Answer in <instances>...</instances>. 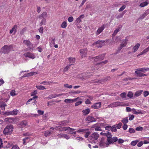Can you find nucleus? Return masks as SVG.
I'll return each instance as SVG.
<instances>
[{"label": "nucleus", "mask_w": 149, "mask_h": 149, "mask_svg": "<svg viewBox=\"0 0 149 149\" xmlns=\"http://www.w3.org/2000/svg\"><path fill=\"white\" fill-rule=\"evenodd\" d=\"M61 135V137L67 139H68L70 138V136L67 134H63Z\"/></svg>", "instance_id": "obj_39"}, {"label": "nucleus", "mask_w": 149, "mask_h": 149, "mask_svg": "<svg viewBox=\"0 0 149 149\" xmlns=\"http://www.w3.org/2000/svg\"><path fill=\"white\" fill-rule=\"evenodd\" d=\"M5 114L7 116L12 115V111H6L5 113Z\"/></svg>", "instance_id": "obj_54"}, {"label": "nucleus", "mask_w": 149, "mask_h": 149, "mask_svg": "<svg viewBox=\"0 0 149 149\" xmlns=\"http://www.w3.org/2000/svg\"><path fill=\"white\" fill-rule=\"evenodd\" d=\"M119 31V28L117 29H116V30H115L114 31L113 34L112 35V37H113V36H115L116 35V34L118 33V32Z\"/></svg>", "instance_id": "obj_46"}, {"label": "nucleus", "mask_w": 149, "mask_h": 149, "mask_svg": "<svg viewBox=\"0 0 149 149\" xmlns=\"http://www.w3.org/2000/svg\"><path fill=\"white\" fill-rule=\"evenodd\" d=\"M117 141L118 143L119 144L123 143L124 142V141L121 139H118Z\"/></svg>", "instance_id": "obj_58"}, {"label": "nucleus", "mask_w": 149, "mask_h": 149, "mask_svg": "<svg viewBox=\"0 0 149 149\" xmlns=\"http://www.w3.org/2000/svg\"><path fill=\"white\" fill-rule=\"evenodd\" d=\"M104 28V25H103L101 27L99 28L95 33L96 34V35L99 34L103 31Z\"/></svg>", "instance_id": "obj_15"}, {"label": "nucleus", "mask_w": 149, "mask_h": 149, "mask_svg": "<svg viewBox=\"0 0 149 149\" xmlns=\"http://www.w3.org/2000/svg\"><path fill=\"white\" fill-rule=\"evenodd\" d=\"M68 21L69 22H72L74 20L73 17L72 16L69 17L68 19Z\"/></svg>", "instance_id": "obj_51"}, {"label": "nucleus", "mask_w": 149, "mask_h": 149, "mask_svg": "<svg viewBox=\"0 0 149 149\" xmlns=\"http://www.w3.org/2000/svg\"><path fill=\"white\" fill-rule=\"evenodd\" d=\"M18 112V110L16 109H14L12 111V115L14 116L17 115Z\"/></svg>", "instance_id": "obj_42"}, {"label": "nucleus", "mask_w": 149, "mask_h": 149, "mask_svg": "<svg viewBox=\"0 0 149 149\" xmlns=\"http://www.w3.org/2000/svg\"><path fill=\"white\" fill-rule=\"evenodd\" d=\"M111 130L112 132H116L117 131V129L116 128V125H113L112 127V129Z\"/></svg>", "instance_id": "obj_47"}, {"label": "nucleus", "mask_w": 149, "mask_h": 149, "mask_svg": "<svg viewBox=\"0 0 149 149\" xmlns=\"http://www.w3.org/2000/svg\"><path fill=\"white\" fill-rule=\"evenodd\" d=\"M64 86L65 88H72V85H69L68 84H64Z\"/></svg>", "instance_id": "obj_56"}, {"label": "nucleus", "mask_w": 149, "mask_h": 149, "mask_svg": "<svg viewBox=\"0 0 149 149\" xmlns=\"http://www.w3.org/2000/svg\"><path fill=\"white\" fill-rule=\"evenodd\" d=\"M11 149H19V148L17 145H15L12 146Z\"/></svg>", "instance_id": "obj_57"}, {"label": "nucleus", "mask_w": 149, "mask_h": 149, "mask_svg": "<svg viewBox=\"0 0 149 149\" xmlns=\"http://www.w3.org/2000/svg\"><path fill=\"white\" fill-rule=\"evenodd\" d=\"M104 40H98L94 42L93 45H95L96 47L98 48L101 47L103 46V44L104 43Z\"/></svg>", "instance_id": "obj_9"}, {"label": "nucleus", "mask_w": 149, "mask_h": 149, "mask_svg": "<svg viewBox=\"0 0 149 149\" xmlns=\"http://www.w3.org/2000/svg\"><path fill=\"white\" fill-rule=\"evenodd\" d=\"M120 96L123 98H125L126 97L127 94L125 93H123L120 94Z\"/></svg>", "instance_id": "obj_44"}, {"label": "nucleus", "mask_w": 149, "mask_h": 149, "mask_svg": "<svg viewBox=\"0 0 149 149\" xmlns=\"http://www.w3.org/2000/svg\"><path fill=\"white\" fill-rule=\"evenodd\" d=\"M10 95L12 96H14L17 95V94L15 93V90H12L10 92Z\"/></svg>", "instance_id": "obj_38"}, {"label": "nucleus", "mask_w": 149, "mask_h": 149, "mask_svg": "<svg viewBox=\"0 0 149 149\" xmlns=\"http://www.w3.org/2000/svg\"><path fill=\"white\" fill-rule=\"evenodd\" d=\"M118 140V138L117 137H114L113 138L111 137V138H109L108 139V143L109 144L111 143H113L115 142H116Z\"/></svg>", "instance_id": "obj_14"}, {"label": "nucleus", "mask_w": 149, "mask_h": 149, "mask_svg": "<svg viewBox=\"0 0 149 149\" xmlns=\"http://www.w3.org/2000/svg\"><path fill=\"white\" fill-rule=\"evenodd\" d=\"M23 42L24 44L27 46L29 50H33V44L29 40H24Z\"/></svg>", "instance_id": "obj_6"}, {"label": "nucleus", "mask_w": 149, "mask_h": 149, "mask_svg": "<svg viewBox=\"0 0 149 149\" xmlns=\"http://www.w3.org/2000/svg\"><path fill=\"white\" fill-rule=\"evenodd\" d=\"M36 87L39 90H43L47 89L46 88L45 86L41 85L36 86Z\"/></svg>", "instance_id": "obj_32"}, {"label": "nucleus", "mask_w": 149, "mask_h": 149, "mask_svg": "<svg viewBox=\"0 0 149 149\" xmlns=\"http://www.w3.org/2000/svg\"><path fill=\"white\" fill-rule=\"evenodd\" d=\"M148 5V3L147 2H142L141 3L140 5L139 6L141 7H144L146 6H147Z\"/></svg>", "instance_id": "obj_37"}, {"label": "nucleus", "mask_w": 149, "mask_h": 149, "mask_svg": "<svg viewBox=\"0 0 149 149\" xmlns=\"http://www.w3.org/2000/svg\"><path fill=\"white\" fill-rule=\"evenodd\" d=\"M129 132L131 133H133L135 132V131L133 129L130 128L129 130Z\"/></svg>", "instance_id": "obj_59"}, {"label": "nucleus", "mask_w": 149, "mask_h": 149, "mask_svg": "<svg viewBox=\"0 0 149 149\" xmlns=\"http://www.w3.org/2000/svg\"><path fill=\"white\" fill-rule=\"evenodd\" d=\"M145 68H139L137 69L135 71V73L136 74H139L140 73V72H144L145 71Z\"/></svg>", "instance_id": "obj_20"}, {"label": "nucleus", "mask_w": 149, "mask_h": 149, "mask_svg": "<svg viewBox=\"0 0 149 149\" xmlns=\"http://www.w3.org/2000/svg\"><path fill=\"white\" fill-rule=\"evenodd\" d=\"M88 130H89V129H81L78 130L77 132L79 133H85L86 132V131Z\"/></svg>", "instance_id": "obj_28"}, {"label": "nucleus", "mask_w": 149, "mask_h": 149, "mask_svg": "<svg viewBox=\"0 0 149 149\" xmlns=\"http://www.w3.org/2000/svg\"><path fill=\"white\" fill-rule=\"evenodd\" d=\"M49 42L50 44L52 43L53 45H54L55 44V38L53 37L51 38Z\"/></svg>", "instance_id": "obj_40"}, {"label": "nucleus", "mask_w": 149, "mask_h": 149, "mask_svg": "<svg viewBox=\"0 0 149 149\" xmlns=\"http://www.w3.org/2000/svg\"><path fill=\"white\" fill-rule=\"evenodd\" d=\"M140 46V44L139 43H136L133 47V52H135L139 49Z\"/></svg>", "instance_id": "obj_23"}, {"label": "nucleus", "mask_w": 149, "mask_h": 149, "mask_svg": "<svg viewBox=\"0 0 149 149\" xmlns=\"http://www.w3.org/2000/svg\"><path fill=\"white\" fill-rule=\"evenodd\" d=\"M63 95V94H58V95H56V94H54V95L52 94V95H50L49 96V97L50 98L52 99V98H55L56 97H59L60 96H61V95Z\"/></svg>", "instance_id": "obj_29"}, {"label": "nucleus", "mask_w": 149, "mask_h": 149, "mask_svg": "<svg viewBox=\"0 0 149 149\" xmlns=\"http://www.w3.org/2000/svg\"><path fill=\"white\" fill-rule=\"evenodd\" d=\"M126 8V6L125 5L122 6L118 10L119 12H121L123 10Z\"/></svg>", "instance_id": "obj_48"}, {"label": "nucleus", "mask_w": 149, "mask_h": 149, "mask_svg": "<svg viewBox=\"0 0 149 149\" xmlns=\"http://www.w3.org/2000/svg\"><path fill=\"white\" fill-rule=\"evenodd\" d=\"M104 54H101L100 55L96 56V57H93L94 59L95 62L100 61L103 60L104 57Z\"/></svg>", "instance_id": "obj_11"}, {"label": "nucleus", "mask_w": 149, "mask_h": 149, "mask_svg": "<svg viewBox=\"0 0 149 149\" xmlns=\"http://www.w3.org/2000/svg\"><path fill=\"white\" fill-rule=\"evenodd\" d=\"M25 57H28L30 59H34L36 57L35 54L33 53L27 52L24 54Z\"/></svg>", "instance_id": "obj_5"}, {"label": "nucleus", "mask_w": 149, "mask_h": 149, "mask_svg": "<svg viewBox=\"0 0 149 149\" xmlns=\"http://www.w3.org/2000/svg\"><path fill=\"white\" fill-rule=\"evenodd\" d=\"M124 15V13H122L121 14H120L118 15L116 17V18L117 19H119L120 18H122L123 17V15Z\"/></svg>", "instance_id": "obj_53"}, {"label": "nucleus", "mask_w": 149, "mask_h": 149, "mask_svg": "<svg viewBox=\"0 0 149 149\" xmlns=\"http://www.w3.org/2000/svg\"><path fill=\"white\" fill-rule=\"evenodd\" d=\"M86 121L89 123L94 122L96 121L95 119L93 117L89 116L87 117L86 119Z\"/></svg>", "instance_id": "obj_16"}, {"label": "nucleus", "mask_w": 149, "mask_h": 149, "mask_svg": "<svg viewBox=\"0 0 149 149\" xmlns=\"http://www.w3.org/2000/svg\"><path fill=\"white\" fill-rule=\"evenodd\" d=\"M101 105V102H98L95 103L93 105L91 106V108L94 109H97L100 107Z\"/></svg>", "instance_id": "obj_13"}, {"label": "nucleus", "mask_w": 149, "mask_h": 149, "mask_svg": "<svg viewBox=\"0 0 149 149\" xmlns=\"http://www.w3.org/2000/svg\"><path fill=\"white\" fill-rule=\"evenodd\" d=\"M31 133L29 132H24L23 133V136H29L31 135Z\"/></svg>", "instance_id": "obj_50"}, {"label": "nucleus", "mask_w": 149, "mask_h": 149, "mask_svg": "<svg viewBox=\"0 0 149 149\" xmlns=\"http://www.w3.org/2000/svg\"><path fill=\"white\" fill-rule=\"evenodd\" d=\"M67 26V23L66 22H63L61 25V27L63 28H65Z\"/></svg>", "instance_id": "obj_34"}, {"label": "nucleus", "mask_w": 149, "mask_h": 149, "mask_svg": "<svg viewBox=\"0 0 149 149\" xmlns=\"http://www.w3.org/2000/svg\"><path fill=\"white\" fill-rule=\"evenodd\" d=\"M37 93V90L34 91L33 92H32L31 94V96H34L36 95Z\"/></svg>", "instance_id": "obj_62"}, {"label": "nucleus", "mask_w": 149, "mask_h": 149, "mask_svg": "<svg viewBox=\"0 0 149 149\" xmlns=\"http://www.w3.org/2000/svg\"><path fill=\"white\" fill-rule=\"evenodd\" d=\"M132 113H133L134 114H137L140 113V112L137 111H136V110L134 108L133 109H132Z\"/></svg>", "instance_id": "obj_49"}, {"label": "nucleus", "mask_w": 149, "mask_h": 149, "mask_svg": "<svg viewBox=\"0 0 149 149\" xmlns=\"http://www.w3.org/2000/svg\"><path fill=\"white\" fill-rule=\"evenodd\" d=\"M105 142L106 141L104 140V139L102 138L100 142L99 146L100 147H102L103 148L108 146L109 145V143H106Z\"/></svg>", "instance_id": "obj_8"}, {"label": "nucleus", "mask_w": 149, "mask_h": 149, "mask_svg": "<svg viewBox=\"0 0 149 149\" xmlns=\"http://www.w3.org/2000/svg\"><path fill=\"white\" fill-rule=\"evenodd\" d=\"M121 121L124 124H126L128 122V117L124 118Z\"/></svg>", "instance_id": "obj_35"}, {"label": "nucleus", "mask_w": 149, "mask_h": 149, "mask_svg": "<svg viewBox=\"0 0 149 149\" xmlns=\"http://www.w3.org/2000/svg\"><path fill=\"white\" fill-rule=\"evenodd\" d=\"M68 59L70 64V65H72L74 64L75 61V59L74 58L70 57L68 58Z\"/></svg>", "instance_id": "obj_17"}, {"label": "nucleus", "mask_w": 149, "mask_h": 149, "mask_svg": "<svg viewBox=\"0 0 149 149\" xmlns=\"http://www.w3.org/2000/svg\"><path fill=\"white\" fill-rule=\"evenodd\" d=\"M133 94L132 92L129 91L127 95V96L128 97L131 98L133 97Z\"/></svg>", "instance_id": "obj_43"}, {"label": "nucleus", "mask_w": 149, "mask_h": 149, "mask_svg": "<svg viewBox=\"0 0 149 149\" xmlns=\"http://www.w3.org/2000/svg\"><path fill=\"white\" fill-rule=\"evenodd\" d=\"M13 127L12 125H8L4 129L3 133L5 134H10L13 131Z\"/></svg>", "instance_id": "obj_4"}, {"label": "nucleus", "mask_w": 149, "mask_h": 149, "mask_svg": "<svg viewBox=\"0 0 149 149\" xmlns=\"http://www.w3.org/2000/svg\"><path fill=\"white\" fill-rule=\"evenodd\" d=\"M47 12H44L40 15H39L38 17L40 19L45 18V17H47Z\"/></svg>", "instance_id": "obj_19"}, {"label": "nucleus", "mask_w": 149, "mask_h": 149, "mask_svg": "<svg viewBox=\"0 0 149 149\" xmlns=\"http://www.w3.org/2000/svg\"><path fill=\"white\" fill-rule=\"evenodd\" d=\"M126 104L124 102L117 101L110 104L108 105L107 107H108L113 108L118 106H124Z\"/></svg>", "instance_id": "obj_1"}, {"label": "nucleus", "mask_w": 149, "mask_h": 149, "mask_svg": "<svg viewBox=\"0 0 149 149\" xmlns=\"http://www.w3.org/2000/svg\"><path fill=\"white\" fill-rule=\"evenodd\" d=\"M90 111V110L89 109H86L83 110L82 112L83 114L84 115H86L89 113Z\"/></svg>", "instance_id": "obj_33"}, {"label": "nucleus", "mask_w": 149, "mask_h": 149, "mask_svg": "<svg viewBox=\"0 0 149 149\" xmlns=\"http://www.w3.org/2000/svg\"><path fill=\"white\" fill-rule=\"evenodd\" d=\"M27 125V123L26 121L24 120L21 122L20 123L19 125L20 127L23 128L26 126Z\"/></svg>", "instance_id": "obj_26"}, {"label": "nucleus", "mask_w": 149, "mask_h": 149, "mask_svg": "<svg viewBox=\"0 0 149 149\" xmlns=\"http://www.w3.org/2000/svg\"><path fill=\"white\" fill-rule=\"evenodd\" d=\"M79 52L81 54V55L82 58L86 56L87 52L86 49H81L79 50Z\"/></svg>", "instance_id": "obj_12"}, {"label": "nucleus", "mask_w": 149, "mask_h": 149, "mask_svg": "<svg viewBox=\"0 0 149 149\" xmlns=\"http://www.w3.org/2000/svg\"><path fill=\"white\" fill-rule=\"evenodd\" d=\"M6 105L4 103H3L0 106V107L2 110L4 111L5 110V107Z\"/></svg>", "instance_id": "obj_45"}, {"label": "nucleus", "mask_w": 149, "mask_h": 149, "mask_svg": "<svg viewBox=\"0 0 149 149\" xmlns=\"http://www.w3.org/2000/svg\"><path fill=\"white\" fill-rule=\"evenodd\" d=\"M80 100L79 97H77L76 98L72 99H67L64 100V102L67 104L72 103L74 102H76L77 101Z\"/></svg>", "instance_id": "obj_7"}, {"label": "nucleus", "mask_w": 149, "mask_h": 149, "mask_svg": "<svg viewBox=\"0 0 149 149\" xmlns=\"http://www.w3.org/2000/svg\"><path fill=\"white\" fill-rule=\"evenodd\" d=\"M143 13L146 16L148 15L149 14V9L146 10Z\"/></svg>", "instance_id": "obj_64"}, {"label": "nucleus", "mask_w": 149, "mask_h": 149, "mask_svg": "<svg viewBox=\"0 0 149 149\" xmlns=\"http://www.w3.org/2000/svg\"><path fill=\"white\" fill-rule=\"evenodd\" d=\"M12 47L11 45H5L1 49V52L4 54H8L9 52Z\"/></svg>", "instance_id": "obj_3"}, {"label": "nucleus", "mask_w": 149, "mask_h": 149, "mask_svg": "<svg viewBox=\"0 0 149 149\" xmlns=\"http://www.w3.org/2000/svg\"><path fill=\"white\" fill-rule=\"evenodd\" d=\"M149 95V93L148 91H145L143 92V95L145 97H146L148 96Z\"/></svg>", "instance_id": "obj_60"}, {"label": "nucleus", "mask_w": 149, "mask_h": 149, "mask_svg": "<svg viewBox=\"0 0 149 149\" xmlns=\"http://www.w3.org/2000/svg\"><path fill=\"white\" fill-rule=\"evenodd\" d=\"M143 127H141V126H139L137 127L136 129V130L138 131H142L143 130Z\"/></svg>", "instance_id": "obj_55"}, {"label": "nucleus", "mask_w": 149, "mask_h": 149, "mask_svg": "<svg viewBox=\"0 0 149 149\" xmlns=\"http://www.w3.org/2000/svg\"><path fill=\"white\" fill-rule=\"evenodd\" d=\"M143 91L142 90L137 91L135 92L134 96L136 97L139 96L141 95Z\"/></svg>", "instance_id": "obj_30"}, {"label": "nucleus", "mask_w": 149, "mask_h": 149, "mask_svg": "<svg viewBox=\"0 0 149 149\" xmlns=\"http://www.w3.org/2000/svg\"><path fill=\"white\" fill-rule=\"evenodd\" d=\"M93 127L94 128V130L95 131H101L102 129L99 125L97 124H95L94 125Z\"/></svg>", "instance_id": "obj_27"}, {"label": "nucleus", "mask_w": 149, "mask_h": 149, "mask_svg": "<svg viewBox=\"0 0 149 149\" xmlns=\"http://www.w3.org/2000/svg\"><path fill=\"white\" fill-rule=\"evenodd\" d=\"M17 25H15L12 29L10 30V33H12L13 32H14V33H15L17 31Z\"/></svg>", "instance_id": "obj_24"}, {"label": "nucleus", "mask_w": 149, "mask_h": 149, "mask_svg": "<svg viewBox=\"0 0 149 149\" xmlns=\"http://www.w3.org/2000/svg\"><path fill=\"white\" fill-rule=\"evenodd\" d=\"M29 138L26 137L22 139L23 144L24 145H26V143H28L29 141Z\"/></svg>", "instance_id": "obj_21"}, {"label": "nucleus", "mask_w": 149, "mask_h": 149, "mask_svg": "<svg viewBox=\"0 0 149 149\" xmlns=\"http://www.w3.org/2000/svg\"><path fill=\"white\" fill-rule=\"evenodd\" d=\"M99 135L96 133H93L90 136L88 139L89 141L91 143H93L95 142V141L97 140L98 138Z\"/></svg>", "instance_id": "obj_2"}, {"label": "nucleus", "mask_w": 149, "mask_h": 149, "mask_svg": "<svg viewBox=\"0 0 149 149\" xmlns=\"http://www.w3.org/2000/svg\"><path fill=\"white\" fill-rule=\"evenodd\" d=\"M61 130L63 131L68 130L69 132H71L72 130H75L74 129L71 128L69 127H61Z\"/></svg>", "instance_id": "obj_18"}, {"label": "nucleus", "mask_w": 149, "mask_h": 149, "mask_svg": "<svg viewBox=\"0 0 149 149\" xmlns=\"http://www.w3.org/2000/svg\"><path fill=\"white\" fill-rule=\"evenodd\" d=\"M139 142V141L137 140H136L135 141H133L131 142V144L132 145L134 146L136 145V144L137 143Z\"/></svg>", "instance_id": "obj_41"}, {"label": "nucleus", "mask_w": 149, "mask_h": 149, "mask_svg": "<svg viewBox=\"0 0 149 149\" xmlns=\"http://www.w3.org/2000/svg\"><path fill=\"white\" fill-rule=\"evenodd\" d=\"M84 133H85V137H86V138H87L88 137V136L89 135H90V132L88 131H88H86V132H85Z\"/></svg>", "instance_id": "obj_52"}, {"label": "nucleus", "mask_w": 149, "mask_h": 149, "mask_svg": "<svg viewBox=\"0 0 149 149\" xmlns=\"http://www.w3.org/2000/svg\"><path fill=\"white\" fill-rule=\"evenodd\" d=\"M69 121L67 120H64L59 123V124L61 126L66 125H68Z\"/></svg>", "instance_id": "obj_22"}, {"label": "nucleus", "mask_w": 149, "mask_h": 149, "mask_svg": "<svg viewBox=\"0 0 149 149\" xmlns=\"http://www.w3.org/2000/svg\"><path fill=\"white\" fill-rule=\"evenodd\" d=\"M46 22V19L45 18H43L41 21L40 23V25L41 26L43 25H45Z\"/></svg>", "instance_id": "obj_36"}, {"label": "nucleus", "mask_w": 149, "mask_h": 149, "mask_svg": "<svg viewBox=\"0 0 149 149\" xmlns=\"http://www.w3.org/2000/svg\"><path fill=\"white\" fill-rule=\"evenodd\" d=\"M54 83L53 82L46 81H44L40 83L41 84L46 85L52 84Z\"/></svg>", "instance_id": "obj_25"}, {"label": "nucleus", "mask_w": 149, "mask_h": 149, "mask_svg": "<svg viewBox=\"0 0 149 149\" xmlns=\"http://www.w3.org/2000/svg\"><path fill=\"white\" fill-rule=\"evenodd\" d=\"M106 134H107L106 135V136L107 137V141L108 142V139L109 138H111L112 135H111V133L109 132H107Z\"/></svg>", "instance_id": "obj_31"}, {"label": "nucleus", "mask_w": 149, "mask_h": 149, "mask_svg": "<svg viewBox=\"0 0 149 149\" xmlns=\"http://www.w3.org/2000/svg\"><path fill=\"white\" fill-rule=\"evenodd\" d=\"M127 41L128 39L127 37H126L124 40H122V43L120 45V47H118V49L119 51L122 48L126 46L127 44Z\"/></svg>", "instance_id": "obj_10"}, {"label": "nucleus", "mask_w": 149, "mask_h": 149, "mask_svg": "<svg viewBox=\"0 0 149 149\" xmlns=\"http://www.w3.org/2000/svg\"><path fill=\"white\" fill-rule=\"evenodd\" d=\"M82 103V102L81 101L77 102L75 104V106H78V105L81 104Z\"/></svg>", "instance_id": "obj_63"}, {"label": "nucleus", "mask_w": 149, "mask_h": 149, "mask_svg": "<svg viewBox=\"0 0 149 149\" xmlns=\"http://www.w3.org/2000/svg\"><path fill=\"white\" fill-rule=\"evenodd\" d=\"M112 129V127L111 126H107L105 127V129L107 130H110Z\"/></svg>", "instance_id": "obj_61"}]
</instances>
